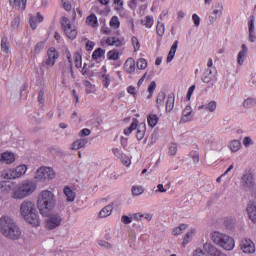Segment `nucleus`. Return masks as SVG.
<instances>
[{
    "label": "nucleus",
    "instance_id": "nucleus-45",
    "mask_svg": "<svg viewBox=\"0 0 256 256\" xmlns=\"http://www.w3.org/2000/svg\"><path fill=\"white\" fill-rule=\"evenodd\" d=\"M102 79V83L104 85V87L107 89V87H109V85H111V76H109V74H103L101 76Z\"/></svg>",
    "mask_w": 256,
    "mask_h": 256
},
{
    "label": "nucleus",
    "instance_id": "nucleus-19",
    "mask_svg": "<svg viewBox=\"0 0 256 256\" xmlns=\"http://www.w3.org/2000/svg\"><path fill=\"white\" fill-rule=\"evenodd\" d=\"M174 107H175V94L170 93L166 101V112L171 113Z\"/></svg>",
    "mask_w": 256,
    "mask_h": 256
},
{
    "label": "nucleus",
    "instance_id": "nucleus-38",
    "mask_svg": "<svg viewBox=\"0 0 256 256\" xmlns=\"http://www.w3.org/2000/svg\"><path fill=\"white\" fill-rule=\"evenodd\" d=\"M145 190L143 189V186H133L132 187V195L134 197H139V195H143Z\"/></svg>",
    "mask_w": 256,
    "mask_h": 256
},
{
    "label": "nucleus",
    "instance_id": "nucleus-51",
    "mask_svg": "<svg viewBox=\"0 0 256 256\" xmlns=\"http://www.w3.org/2000/svg\"><path fill=\"white\" fill-rule=\"evenodd\" d=\"M120 161L123 165H125L126 167H129V165H131V159H129L128 156H126L125 154L123 156L120 157Z\"/></svg>",
    "mask_w": 256,
    "mask_h": 256
},
{
    "label": "nucleus",
    "instance_id": "nucleus-21",
    "mask_svg": "<svg viewBox=\"0 0 256 256\" xmlns=\"http://www.w3.org/2000/svg\"><path fill=\"white\" fill-rule=\"evenodd\" d=\"M247 45L243 44L242 45V50L238 53L237 56V63L238 65H243L245 63V57H247Z\"/></svg>",
    "mask_w": 256,
    "mask_h": 256
},
{
    "label": "nucleus",
    "instance_id": "nucleus-57",
    "mask_svg": "<svg viewBox=\"0 0 256 256\" xmlns=\"http://www.w3.org/2000/svg\"><path fill=\"white\" fill-rule=\"evenodd\" d=\"M98 245H100V247H104V249H111V243L105 241V240H100L98 242Z\"/></svg>",
    "mask_w": 256,
    "mask_h": 256
},
{
    "label": "nucleus",
    "instance_id": "nucleus-44",
    "mask_svg": "<svg viewBox=\"0 0 256 256\" xmlns=\"http://www.w3.org/2000/svg\"><path fill=\"white\" fill-rule=\"evenodd\" d=\"M216 109H217V102L215 100H212L208 104H206V111H209L210 113H214Z\"/></svg>",
    "mask_w": 256,
    "mask_h": 256
},
{
    "label": "nucleus",
    "instance_id": "nucleus-32",
    "mask_svg": "<svg viewBox=\"0 0 256 256\" xmlns=\"http://www.w3.org/2000/svg\"><path fill=\"white\" fill-rule=\"evenodd\" d=\"M229 149L232 153H237L241 149V142L239 140H233L229 143Z\"/></svg>",
    "mask_w": 256,
    "mask_h": 256
},
{
    "label": "nucleus",
    "instance_id": "nucleus-18",
    "mask_svg": "<svg viewBox=\"0 0 256 256\" xmlns=\"http://www.w3.org/2000/svg\"><path fill=\"white\" fill-rule=\"evenodd\" d=\"M247 213L252 223H256V203L250 201L247 205Z\"/></svg>",
    "mask_w": 256,
    "mask_h": 256
},
{
    "label": "nucleus",
    "instance_id": "nucleus-50",
    "mask_svg": "<svg viewBox=\"0 0 256 256\" xmlns=\"http://www.w3.org/2000/svg\"><path fill=\"white\" fill-rule=\"evenodd\" d=\"M132 45L134 47V51L137 52L139 49H141V44L139 43V39L137 37H132Z\"/></svg>",
    "mask_w": 256,
    "mask_h": 256
},
{
    "label": "nucleus",
    "instance_id": "nucleus-13",
    "mask_svg": "<svg viewBox=\"0 0 256 256\" xmlns=\"http://www.w3.org/2000/svg\"><path fill=\"white\" fill-rule=\"evenodd\" d=\"M217 81V69L208 68L204 71L202 76L203 83H214Z\"/></svg>",
    "mask_w": 256,
    "mask_h": 256
},
{
    "label": "nucleus",
    "instance_id": "nucleus-5",
    "mask_svg": "<svg viewBox=\"0 0 256 256\" xmlns=\"http://www.w3.org/2000/svg\"><path fill=\"white\" fill-rule=\"evenodd\" d=\"M37 189V185L33 181H23L20 185L16 187L12 195L13 199H25L29 197Z\"/></svg>",
    "mask_w": 256,
    "mask_h": 256
},
{
    "label": "nucleus",
    "instance_id": "nucleus-43",
    "mask_svg": "<svg viewBox=\"0 0 256 256\" xmlns=\"http://www.w3.org/2000/svg\"><path fill=\"white\" fill-rule=\"evenodd\" d=\"M121 25V22L119 21V17L113 16L110 20V27H113L114 29H119Z\"/></svg>",
    "mask_w": 256,
    "mask_h": 256
},
{
    "label": "nucleus",
    "instance_id": "nucleus-60",
    "mask_svg": "<svg viewBox=\"0 0 256 256\" xmlns=\"http://www.w3.org/2000/svg\"><path fill=\"white\" fill-rule=\"evenodd\" d=\"M193 91H195V85L190 86L188 89L187 96H186V99L188 101H191V96L193 95Z\"/></svg>",
    "mask_w": 256,
    "mask_h": 256
},
{
    "label": "nucleus",
    "instance_id": "nucleus-36",
    "mask_svg": "<svg viewBox=\"0 0 256 256\" xmlns=\"http://www.w3.org/2000/svg\"><path fill=\"white\" fill-rule=\"evenodd\" d=\"M103 55H105V50H103V48H97L92 54V59L97 61V59H101Z\"/></svg>",
    "mask_w": 256,
    "mask_h": 256
},
{
    "label": "nucleus",
    "instance_id": "nucleus-7",
    "mask_svg": "<svg viewBox=\"0 0 256 256\" xmlns=\"http://www.w3.org/2000/svg\"><path fill=\"white\" fill-rule=\"evenodd\" d=\"M61 25L68 39H71V41L77 39V28L71 24V20H69V18L63 16L61 19Z\"/></svg>",
    "mask_w": 256,
    "mask_h": 256
},
{
    "label": "nucleus",
    "instance_id": "nucleus-6",
    "mask_svg": "<svg viewBox=\"0 0 256 256\" xmlns=\"http://www.w3.org/2000/svg\"><path fill=\"white\" fill-rule=\"evenodd\" d=\"M204 249V251H203ZM203 249L198 248L194 251V256H227L221 250L217 249L211 242H206Z\"/></svg>",
    "mask_w": 256,
    "mask_h": 256
},
{
    "label": "nucleus",
    "instance_id": "nucleus-52",
    "mask_svg": "<svg viewBox=\"0 0 256 256\" xmlns=\"http://www.w3.org/2000/svg\"><path fill=\"white\" fill-rule=\"evenodd\" d=\"M193 230H191L190 232H188L183 239V245H187V243H189V241H191V238L193 237Z\"/></svg>",
    "mask_w": 256,
    "mask_h": 256
},
{
    "label": "nucleus",
    "instance_id": "nucleus-24",
    "mask_svg": "<svg viewBox=\"0 0 256 256\" xmlns=\"http://www.w3.org/2000/svg\"><path fill=\"white\" fill-rule=\"evenodd\" d=\"M147 132V126L145 123H140L138 125L137 133H136V139L138 141L143 140V137H145V133Z\"/></svg>",
    "mask_w": 256,
    "mask_h": 256
},
{
    "label": "nucleus",
    "instance_id": "nucleus-56",
    "mask_svg": "<svg viewBox=\"0 0 256 256\" xmlns=\"http://www.w3.org/2000/svg\"><path fill=\"white\" fill-rule=\"evenodd\" d=\"M137 3H139V0H130L128 2V7L132 10L135 11L137 9Z\"/></svg>",
    "mask_w": 256,
    "mask_h": 256
},
{
    "label": "nucleus",
    "instance_id": "nucleus-2",
    "mask_svg": "<svg viewBox=\"0 0 256 256\" xmlns=\"http://www.w3.org/2000/svg\"><path fill=\"white\" fill-rule=\"evenodd\" d=\"M0 231L4 237L17 241L21 238V229L15 221L9 216H2L0 218Z\"/></svg>",
    "mask_w": 256,
    "mask_h": 256
},
{
    "label": "nucleus",
    "instance_id": "nucleus-47",
    "mask_svg": "<svg viewBox=\"0 0 256 256\" xmlns=\"http://www.w3.org/2000/svg\"><path fill=\"white\" fill-rule=\"evenodd\" d=\"M176 53H177V49L173 48V46H171L170 51L167 56V63H171V61H173V59H175Z\"/></svg>",
    "mask_w": 256,
    "mask_h": 256
},
{
    "label": "nucleus",
    "instance_id": "nucleus-12",
    "mask_svg": "<svg viewBox=\"0 0 256 256\" xmlns=\"http://www.w3.org/2000/svg\"><path fill=\"white\" fill-rule=\"evenodd\" d=\"M240 249L243 253L251 255L255 253V244L251 239L244 238L240 242Z\"/></svg>",
    "mask_w": 256,
    "mask_h": 256
},
{
    "label": "nucleus",
    "instance_id": "nucleus-23",
    "mask_svg": "<svg viewBox=\"0 0 256 256\" xmlns=\"http://www.w3.org/2000/svg\"><path fill=\"white\" fill-rule=\"evenodd\" d=\"M124 69L129 74L135 73V59L128 58L124 64Z\"/></svg>",
    "mask_w": 256,
    "mask_h": 256
},
{
    "label": "nucleus",
    "instance_id": "nucleus-25",
    "mask_svg": "<svg viewBox=\"0 0 256 256\" xmlns=\"http://www.w3.org/2000/svg\"><path fill=\"white\" fill-rule=\"evenodd\" d=\"M2 177L4 179H19L17 176V172H15V168L3 171Z\"/></svg>",
    "mask_w": 256,
    "mask_h": 256
},
{
    "label": "nucleus",
    "instance_id": "nucleus-26",
    "mask_svg": "<svg viewBox=\"0 0 256 256\" xmlns=\"http://www.w3.org/2000/svg\"><path fill=\"white\" fill-rule=\"evenodd\" d=\"M256 105V98L255 97H248L243 101L242 106L244 109H253Z\"/></svg>",
    "mask_w": 256,
    "mask_h": 256
},
{
    "label": "nucleus",
    "instance_id": "nucleus-46",
    "mask_svg": "<svg viewBox=\"0 0 256 256\" xmlns=\"http://www.w3.org/2000/svg\"><path fill=\"white\" fill-rule=\"evenodd\" d=\"M156 32L160 37H163V35H165V24L158 22Z\"/></svg>",
    "mask_w": 256,
    "mask_h": 256
},
{
    "label": "nucleus",
    "instance_id": "nucleus-22",
    "mask_svg": "<svg viewBox=\"0 0 256 256\" xmlns=\"http://www.w3.org/2000/svg\"><path fill=\"white\" fill-rule=\"evenodd\" d=\"M88 142L89 141L86 138L78 139L72 143V149L74 151H79V149H83Z\"/></svg>",
    "mask_w": 256,
    "mask_h": 256
},
{
    "label": "nucleus",
    "instance_id": "nucleus-40",
    "mask_svg": "<svg viewBox=\"0 0 256 256\" xmlns=\"http://www.w3.org/2000/svg\"><path fill=\"white\" fill-rule=\"evenodd\" d=\"M107 57L110 61H117L119 59V52L117 50H110L107 53Z\"/></svg>",
    "mask_w": 256,
    "mask_h": 256
},
{
    "label": "nucleus",
    "instance_id": "nucleus-63",
    "mask_svg": "<svg viewBox=\"0 0 256 256\" xmlns=\"http://www.w3.org/2000/svg\"><path fill=\"white\" fill-rule=\"evenodd\" d=\"M43 97H45V92L43 90H40L38 93V101L41 104L45 103V99Z\"/></svg>",
    "mask_w": 256,
    "mask_h": 256
},
{
    "label": "nucleus",
    "instance_id": "nucleus-61",
    "mask_svg": "<svg viewBox=\"0 0 256 256\" xmlns=\"http://www.w3.org/2000/svg\"><path fill=\"white\" fill-rule=\"evenodd\" d=\"M95 47V42L88 40L86 42V51H93V48Z\"/></svg>",
    "mask_w": 256,
    "mask_h": 256
},
{
    "label": "nucleus",
    "instance_id": "nucleus-15",
    "mask_svg": "<svg viewBox=\"0 0 256 256\" xmlns=\"http://www.w3.org/2000/svg\"><path fill=\"white\" fill-rule=\"evenodd\" d=\"M11 163H15V154L9 151L0 154V165H11Z\"/></svg>",
    "mask_w": 256,
    "mask_h": 256
},
{
    "label": "nucleus",
    "instance_id": "nucleus-62",
    "mask_svg": "<svg viewBox=\"0 0 256 256\" xmlns=\"http://www.w3.org/2000/svg\"><path fill=\"white\" fill-rule=\"evenodd\" d=\"M145 19H146V22H145L146 27H148V28L153 27V17L146 16Z\"/></svg>",
    "mask_w": 256,
    "mask_h": 256
},
{
    "label": "nucleus",
    "instance_id": "nucleus-41",
    "mask_svg": "<svg viewBox=\"0 0 256 256\" xmlns=\"http://www.w3.org/2000/svg\"><path fill=\"white\" fill-rule=\"evenodd\" d=\"M19 25H21V17L16 16L11 22V28L13 31H17L19 29Z\"/></svg>",
    "mask_w": 256,
    "mask_h": 256
},
{
    "label": "nucleus",
    "instance_id": "nucleus-59",
    "mask_svg": "<svg viewBox=\"0 0 256 256\" xmlns=\"http://www.w3.org/2000/svg\"><path fill=\"white\" fill-rule=\"evenodd\" d=\"M112 151H113V154L115 155V157H118V159H121V157H123L125 155L119 148H114V149H112Z\"/></svg>",
    "mask_w": 256,
    "mask_h": 256
},
{
    "label": "nucleus",
    "instance_id": "nucleus-53",
    "mask_svg": "<svg viewBox=\"0 0 256 256\" xmlns=\"http://www.w3.org/2000/svg\"><path fill=\"white\" fill-rule=\"evenodd\" d=\"M121 221H122V223H124V225H129L130 223L133 222V218H132V217H129V216H127V215H123V216L121 217Z\"/></svg>",
    "mask_w": 256,
    "mask_h": 256
},
{
    "label": "nucleus",
    "instance_id": "nucleus-48",
    "mask_svg": "<svg viewBox=\"0 0 256 256\" xmlns=\"http://www.w3.org/2000/svg\"><path fill=\"white\" fill-rule=\"evenodd\" d=\"M136 65L138 69H147V60L145 58H139Z\"/></svg>",
    "mask_w": 256,
    "mask_h": 256
},
{
    "label": "nucleus",
    "instance_id": "nucleus-17",
    "mask_svg": "<svg viewBox=\"0 0 256 256\" xmlns=\"http://www.w3.org/2000/svg\"><path fill=\"white\" fill-rule=\"evenodd\" d=\"M249 29V41L251 43H255L256 35H255V16H250V20L248 22Z\"/></svg>",
    "mask_w": 256,
    "mask_h": 256
},
{
    "label": "nucleus",
    "instance_id": "nucleus-37",
    "mask_svg": "<svg viewBox=\"0 0 256 256\" xmlns=\"http://www.w3.org/2000/svg\"><path fill=\"white\" fill-rule=\"evenodd\" d=\"M1 50L3 53H9V42H7V36H3L1 39Z\"/></svg>",
    "mask_w": 256,
    "mask_h": 256
},
{
    "label": "nucleus",
    "instance_id": "nucleus-58",
    "mask_svg": "<svg viewBox=\"0 0 256 256\" xmlns=\"http://www.w3.org/2000/svg\"><path fill=\"white\" fill-rule=\"evenodd\" d=\"M80 137H89L91 135V130L84 128L79 132Z\"/></svg>",
    "mask_w": 256,
    "mask_h": 256
},
{
    "label": "nucleus",
    "instance_id": "nucleus-20",
    "mask_svg": "<svg viewBox=\"0 0 256 256\" xmlns=\"http://www.w3.org/2000/svg\"><path fill=\"white\" fill-rule=\"evenodd\" d=\"M86 24H88L89 27H93V29H97V27H99V20L97 19V15L90 14L87 16Z\"/></svg>",
    "mask_w": 256,
    "mask_h": 256
},
{
    "label": "nucleus",
    "instance_id": "nucleus-55",
    "mask_svg": "<svg viewBox=\"0 0 256 256\" xmlns=\"http://www.w3.org/2000/svg\"><path fill=\"white\" fill-rule=\"evenodd\" d=\"M169 154L170 155H177V144L176 143H172L169 146Z\"/></svg>",
    "mask_w": 256,
    "mask_h": 256
},
{
    "label": "nucleus",
    "instance_id": "nucleus-42",
    "mask_svg": "<svg viewBox=\"0 0 256 256\" xmlns=\"http://www.w3.org/2000/svg\"><path fill=\"white\" fill-rule=\"evenodd\" d=\"M43 49H45V42H38L34 47V55H39Z\"/></svg>",
    "mask_w": 256,
    "mask_h": 256
},
{
    "label": "nucleus",
    "instance_id": "nucleus-16",
    "mask_svg": "<svg viewBox=\"0 0 256 256\" xmlns=\"http://www.w3.org/2000/svg\"><path fill=\"white\" fill-rule=\"evenodd\" d=\"M189 121H193V108L187 105L182 112L180 123H189Z\"/></svg>",
    "mask_w": 256,
    "mask_h": 256
},
{
    "label": "nucleus",
    "instance_id": "nucleus-54",
    "mask_svg": "<svg viewBox=\"0 0 256 256\" xmlns=\"http://www.w3.org/2000/svg\"><path fill=\"white\" fill-rule=\"evenodd\" d=\"M192 21L196 27H199V25H201V18L197 14L192 15Z\"/></svg>",
    "mask_w": 256,
    "mask_h": 256
},
{
    "label": "nucleus",
    "instance_id": "nucleus-64",
    "mask_svg": "<svg viewBox=\"0 0 256 256\" xmlns=\"http://www.w3.org/2000/svg\"><path fill=\"white\" fill-rule=\"evenodd\" d=\"M127 92L130 94V95H133V97H137V92H135V87L134 86H129L127 88Z\"/></svg>",
    "mask_w": 256,
    "mask_h": 256
},
{
    "label": "nucleus",
    "instance_id": "nucleus-27",
    "mask_svg": "<svg viewBox=\"0 0 256 256\" xmlns=\"http://www.w3.org/2000/svg\"><path fill=\"white\" fill-rule=\"evenodd\" d=\"M64 195H66L67 197V201L69 203H73L75 201V192H73V190H71V188H69V186L64 188Z\"/></svg>",
    "mask_w": 256,
    "mask_h": 256
},
{
    "label": "nucleus",
    "instance_id": "nucleus-3",
    "mask_svg": "<svg viewBox=\"0 0 256 256\" xmlns=\"http://www.w3.org/2000/svg\"><path fill=\"white\" fill-rule=\"evenodd\" d=\"M57 203V199L55 198V194L49 190H44L38 196V209L43 217L49 216V213L55 209V205Z\"/></svg>",
    "mask_w": 256,
    "mask_h": 256
},
{
    "label": "nucleus",
    "instance_id": "nucleus-30",
    "mask_svg": "<svg viewBox=\"0 0 256 256\" xmlns=\"http://www.w3.org/2000/svg\"><path fill=\"white\" fill-rule=\"evenodd\" d=\"M149 127H155L159 123V117L155 114H150L147 117Z\"/></svg>",
    "mask_w": 256,
    "mask_h": 256
},
{
    "label": "nucleus",
    "instance_id": "nucleus-33",
    "mask_svg": "<svg viewBox=\"0 0 256 256\" xmlns=\"http://www.w3.org/2000/svg\"><path fill=\"white\" fill-rule=\"evenodd\" d=\"M165 97H166L165 92L161 91L158 93L157 99H156V104L158 109L160 107H163V105H165Z\"/></svg>",
    "mask_w": 256,
    "mask_h": 256
},
{
    "label": "nucleus",
    "instance_id": "nucleus-34",
    "mask_svg": "<svg viewBox=\"0 0 256 256\" xmlns=\"http://www.w3.org/2000/svg\"><path fill=\"white\" fill-rule=\"evenodd\" d=\"M84 87L86 95H91V93H95V85L91 84L89 80L84 81Z\"/></svg>",
    "mask_w": 256,
    "mask_h": 256
},
{
    "label": "nucleus",
    "instance_id": "nucleus-1",
    "mask_svg": "<svg viewBox=\"0 0 256 256\" xmlns=\"http://www.w3.org/2000/svg\"><path fill=\"white\" fill-rule=\"evenodd\" d=\"M20 215L27 223H29V225H32L33 227H39V225H41V219H39L37 206L35 205V202L31 200H24L21 203Z\"/></svg>",
    "mask_w": 256,
    "mask_h": 256
},
{
    "label": "nucleus",
    "instance_id": "nucleus-28",
    "mask_svg": "<svg viewBox=\"0 0 256 256\" xmlns=\"http://www.w3.org/2000/svg\"><path fill=\"white\" fill-rule=\"evenodd\" d=\"M10 5H12L13 7H21L22 11H25V9H27V0H9Z\"/></svg>",
    "mask_w": 256,
    "mask_h": 256
},
{
    "label": "nucleus",
    "instance_id": "nucleus-10",
    "mask_svg": "<svg viewBox=\"0 0 256 256\" xmlns=\"http://www.w3.org/2000/svg\"><path fill=\"white\" fill-rule=\"evenodd\" d=\"M36 181H51V179H55V171L51 168H40L36 171L35 174Z\"/></svg>",
    "mask_w": 256,
    "mask_h": 256
},
{
    "label": "nucleus",
    "instance_id": "nucleus-8",
    "mask_svg": "<svg viewBox=\"0 0 256 256\" xmlns=\"http://www.w3.org/2000/svg\"><path fill=\"white\" fill-rule=\"evenodd\" d=\"M45 227L48 231H53V229H57V227H61L63 223V216L59 213H52L48 215V218L45 220Z\"/></svg>",
    "mask_w": 256,
    "mask_h": 256
},
{
    "label": "nucleus",
    "instance_id": "nucleus-11",
    "mask_svg": "<svg viewBox=\"0 0 256 256\" xmlns=\"http://www.w3.org/2000/svg\"><path fill=\"white\" fill-rule=\"evenodd\" d=\"M48 58L42 61V67H54L55 62L59 59V52L54 47L47 51Z\"/></svg>",
    "mask_w": 256,
    "mask_h": 256
},
{
    "label": "nucleus",
    "instance_id": "nucleus-35",
    "mask_svg": "<svg viewBox=\"0 0 256 256\" xmlns=\"http://www.w3.org/2000/svg\"><path fill=\"white\" fill-rule=\"evenodd\" d=\"M14 170H15L18 178L23 177V175H25V173H27V165H25V164L20 165V166L14 168Z\"/></svg>",
    "mask_w": 256,
    "mask_h": 256
},
{
    "label": "nucleus",
    "instance_id": "nucleus-14",
    "mask_svg": "<svg viewBox=\"0 0 256 256\" xmlns=\"http://www.w3.org/2000/svg\"><path fill=\"white\" fill-rule=\"evenodd\" d=\"M223 15V3L217 2L215 4V9L212 11V14L209 16L210 23H215L217 21L218 17H221Z\"/></svg>",
    "mask_w": 256,
    "mask_h": 256
},
{
    "label": "nucleus",
    "instance_id": "nucleus-39",
    "mask_svg": "<svg viewBox=\"0 0 256 256\" xmlns=\"http://www.w3.org/2000/svg\"><path fill=\"white\" fill-rule=\"evenodd\" d=\"M75 66L77 69H81L83 67V58L79 52L75 53Z\"/></svg>",
    "mask_w": 256,
    "mask_h": 256
},
{
    "label": "nucleus",
    "instance_id": "nucleus-31",
    "mask_svg": "<svg viewBox=\"0 0 256 256\" xmlns=\"http://www.w3.org/2000/svg\"><path fill=\"white\" fill-rule=\"evenodd\" d=\"M106 43L107 45L114 46V47H121V45H123V42L116 37L107 38Z\"/></svg>",
    "mask_w": 256,
    "mask_h": 256
},
{
    "label": "nucleus",
    "instance_id": "nucleus-29",
    "mask_svg": "<svg viewBox=\"0 0 256 256\" xmlns=\"http://www.w3.org/2000/svg\"><path fill=\"white\" fill-rule=\"evenodd\" d=\"M112 212H113V205L109 204L99 212V217L101 218L109 217V215H111Z\"/></svg>",
    "mask_w": 256,
    "mask_h": 256
},
{
    "label": "nucleus",
    "instance_id": "nucleus-49",
    "mask_svg": "<svg viewBox=\"0 0 256 256\" xmlns=\"http://www.w3.org/2000/svg\"><path fill=\"white\" fill-rule=\"evenodd\" d=\"M156 87H157V84L155 83V81H152L148 86V93H149L148 99H151L153 97V92L155 91Z\"/></svg>",
    "mask_w": 256,
    "mask_h": 256
},
{
    "label": "nucleus",
    "instance_id": "nucleus-4",
    "mask_svg": "<svg viewBox=\"0 0 256 256\" xmlns=\"http://www.w3.org/2000/svg\"><path fill=\"white\" fill-rule=\"evenodd\" d=\"M211 239L215 245L222 247L225 251H233L235 249V240L227 234L213 232Z\"/></svg>",
    "mask_w": 256,
    "mask_h": 256
},
{
    "label": "nucleus",
    "instance_id": "nucleus-9",
    "mask_svg": "<svg viewBox=\"0 0 256 256\" xmlns=\"http://www.w3.org/2000/svg\"><path fill=\"white\" fill-rule=\"evenodd\" d=\"M60 71H62V83H65L66 79H75V72L73 71V62L62 61L59 63Z\"/></svg>",
    "mask_w": 256,
    "mask_h": 256
}]
</instances>
